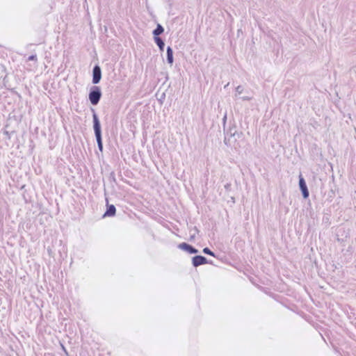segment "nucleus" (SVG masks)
Masks as SVG:
<instances>
[{"label": "nucleus", "instance_id": "f257e3e1", "mask_svg": "<svg viewBox=\"0 0 356 356\" xmlns=\"http://www.w3.org/2000/svg\"><path fill=\"white\" fill-rule=\"evenodd\" d=\"M102 97V92L99 86H92V87H90L88 93V99L92 105H97Z\"/></svg>", "mask_w": 356, "mask_h": 356}, {"label": "nucleus", "instance_id": "f03ea898", "mask_svg": "<svg viewBox=\"0 0 356 356\" xmlns=\"http://www.w3.org/2000/svg\"><path fill=\"white\" fill-rule=\"evenodd\" d=\"M92 113V127L95 137L102 136V126L98 115L97 114L95 108H90Z\"/></svg>", "mask_w": 356, "mask_h": 356}, {"label": "nucleus", "instance_id": "7ed1b4c3", "mask_svg": "<svg viewBox=\"0 0 356 356\" xmlns=\"http://www.w3.org/2000/svg\"><path fill=\"white\" fill-rule=\"evenodd\" d=\"M298 178H299L298 184H299L300 190L302 193V195L304 199H307L309 196V192L306 181H305L304 177H302V174L299 175Z\"/></svg>", "mask_w": 356, "mask_h": 356}, {"label": "nucleus", "instance_id": "20e7f679", "mask_svg": "<svg viewBox=\"0 0 356 356\" xmlns=\"http://www.w3.org/2000/svg\"><path fill=\"white\" fill-rule=\"evenodd\" d=\"M212 264V261H209L205 257L202 255H195L192 257V264L194 267H197L204 264Z\"/></svg>", "mask_w": 356, "mask_h": 356}, {"label": "nucleus", "instance_id": "39448f33", "mask_svg": "<svg viewBox=\"0 0 356 356\" xmlns=\"http://www.w3.org/2000/svg\"><path fill=\"white\" fill-rule=\"evenodd\" d=\"M102 79V69L99 65H95L92 69V83L95 85L99 83Z\"/></svg>", "mask_w": 356, "mask_h": 356}, {"label": "nucleus", "instance_id": "423d86ee", "mask_svg": "<svg viewBox=\"0 0 356 356\" xmlns=\"http://www.w3.org/2000/svg\"><path fill=\"white\" fill-rule=\"evenodd\" d=\"M225 135H227L229 136V138H234V141H236V138H239L240 136L242 134V133H238L236 130V126L235 124H233L229 126L228 129H225L224 130Z\"/></svg>", "mask_w": 356, "mask_h": 356}, {"label": "nucleus", "instance_id": "0eeeda50", "mask_svg": "<svg viewBox=\"0 0 356 356\" xmlns=\"http://www.w3.org/2000/svg\"><path fill=\"white\" fill-rule=\"evenodd\" d=\"M178 248L181 250H184L188 254H197L198 252V250L193 247L192 245H190L186 242H183L178 245Z\"/></svg>", "mask_w": 356, "mask_h": 356}, {"label": "nucleus", "instance_id": "6e6552de", "mask_svg": "<svg viewBox=\"0 0 356 356\" xmlns=\"http://www.w3.org/2000/svg\"><path fill=\"white\" fill-rule=\"evenodd\" d=\"M106 209L104 213L103 214V217H113L115 215L116 208L113 204H108V200L106 198Z\"/></svg>", "mask_w": 356, "mask_h": 356}, {"label": "nucleus", "instance_id": "1a4fd4ad", "mask_svg": "<svg viewBox=\"0 0 356 356\" xmlns=\"http://www.w3.org/2000/svg\"><path fill=\"white\" fill-rule=\"evenodd\" d=\"M166 59L167 63L172 65L174 63L173 49L170 46L166 48Z\"/></svg>", "mask_w": 356, "mask_h": 356}, {"label": "nucleus", "instance_id": "9d476101", "mask_svg": "<svg viewBox=\"0 0 356 356\" xmlns=\"http://www.w3.org/2000/svg\"><path fill=\"white\" fill-rule=\"evenodd\" d=\"M164 32V28L160 24H157L156 27L153 30L152 35L154 37H159Z\"/></svg>", "mask_w": 356, "mask_h": 356}, {"label": "nucleus", "instance_id": "9b49d317", "mask_svg": "<svg viewBox=\"0 0 356 356\" xmlns=\"http://www.w3.org/2000/svg\"><path fill=\"white\" fill-rule=\"evenodd\" d=\"M154 41L161 51H163L165 47L164 40L161 37H154Z\"/></svg>", "mask_w": 356, "mask_h": 356}, {"label": "nucleus", "instance_id": "f8f14e48", "mask_svg": "<svg viewBox=\"0 0 356 356\" xmlns=\"http://www.w3.org/2000/svg\"><path fill=\"white\" fill-rule=\"evenodd\" d=\"M98 149L102 152L104 149L102 136L95 137Z\"/></svg>", "mask_w": 356, "mask_h": 356}, {"label": "nucleus", "instance_id": "ddd939ff", "mask_svg": "<svg viewBox=\"0 0 356 356\" xmlns=\"http://www.w3.org/2000/svg\"><path fill=\"white\" fill-rule=\"evenodd\" d=\"M202 252L204 254H208V255H210L211 257H216V254H215L214 252L211 251L209 248L206 247L204 248H203L202 250Z\"/></svg>", "mask_w": 356, "mask_h": 356}, {"label": "nucleus", "instance_id": "4468645a", "mask_svg": "<svg viewBox=\"0 0 356 356\" xmlns=\"http://www.w3.org/2000/svg\"><path fill=\"white\" fill-rule=\"evenodd\" d=\"M233 138H229V136L227 135H225V138H224V143L227 146V147H230L232 146V139ZM233 142H234L233 140Z\"/></svg>", "mask_w": 356, "mask_h": 356}, {"label": "nucleus", "instance_id": "2eb2a0df", "mask_svg": "<svg viewBox=\"0 0 356 356\" xmlns=\"http://www.w3.org/2000/svg\"><path fill=\"white\" fill-rule=\"evenodd\" d=\"M27 60L29 61H37V55L36 54H32V55H30L28 58H27Z\"/></svg>", "mask_w": 356, "mask_h": 356}, {"label": "nucleus", "instance_id": "dca6fc26", "mask_svg": "<svg viewBox=\"0 0 356 356\" xmlns=\"http://www.w3.org/2000/svg\"><path fill=\"white\" fill-rule=\"evenodd\" d=\"M243 87L242 86H238L236 88V92L238 95H240L243 92Z\"/></svg>", "mask_w": 356, "mask_h": 356}, {"label": "nucleus", "instance_id": "f3484780", "mask_svg": "<svg viewBox=\"0 0 356 356\" xmlns=\"http://www.w3.org/2000/svg\"><path fill=\"white\" fill-rule=\"evenodd\" d=\"M227 113H225L223 118H222V126H223V130H225L226 127V122H227Z\"/></svg>", "mask_w": 356, "mask_h": 356}, {"label": "nucleus", "instance_id": "a211bd4d", "mask_svg": "<svg viewBox=\"0 0 356 356\" xmlns=\"http://www.w3.org/2000/svg\"><path fill=\"white\" fill-rule=\"evenodd\" d=\"M241 99L243 101H250V99H252V97L243 96V97H241Z\"/></svg>", "mask_w": 356, "mask_h": 356}, {"label": "nucleus", "instance_id": "6ab92c4d", "mask_svg": "<svg viewBox=\"0 0 356 356\" xmlns=\"http://www.w3.org/2000/svg\"><path fill=\"white\" fill-rule=\"evenodd\" d=\"M225 188L226 191H229L230 188H231V184L229 183H227L225 185Z\"/></svg>", "mask_w": 356, "mask_h": 356}, {"label": "nucleus", "instance_id": "aec40b11", "mask_svg": "<svg viewBox=\"0 0 356 356\" xmlns=\"http://www.w3.org/2000/svg\"><path fill=\"white\" fill-rule=\"evenodd\" d=\"M61 347H62V349H63V350L64 351L65 354L67 356H68V353H67V350H66L65 347L63 344H61Z\"/></svg>", "mask_w": 356, "mask_h": 356}, {"label": "nucleus", "instance_id": "412c9836", "mask_svg": "<svg viewBox=\"0 0 356 356\" xmlns=\"http://www.w3.org/2000/svg\"><path fill=\"white\" fill-rule=\"evenodd\" d=\"M165 93H163L161 96V98L159 100L162 103V101L163 99H165Z\"/></svg>", "mask_w": 356, "mask_h": 356}, {"label": "nucleus", "instance_id": "4be33fe9", "mask_svg": "<svg viewBox=\"0 0 356 356\" xmlns=\"http://www.w3.org/2000/svg\"><path fill=\"white\" fill-rule=\"evenodd\" d=\"M3 134L6 135L7 136L8 138H10V134L8 131H3Z\"/></svg>", "mask_w": 356, "mask_h": 356}, {"label": "nucleus", "instance_id": "5701e85b", "mask_svg": "<svg viewBox=\"0 0 356 356\" xmlns=\"http://www.w3.org/2000/svg\"><path fill=\"white\" fill-rule=\"evenodd\" d=\"M194 230H195V233H198L199 232V230H198V229L196 227H194Z\"/></svg>", "mask_w": 356, "mask_h": 356}, {"label": "nucleus", "instance_id": "b1692460", "mask_svg": "<svg viewBox=\"0 0 356 356\" xmlns=\"http://www.w3.org/2000/svg\"><path fill=\"white\" fill-rule=\"evenodd\" d=\"M191 238H194V237H195V234H193V235H191Z\"/></svg>", "mask_w": 356, "mask_h": 356}, {"label": "nucleus", "instance_id": "393cba45", "mask_svg": "<svg viewBox=\"0 0 356 356\" xmlns=\"http://www.w3.org/2000/svg\"><path fill=\"white\" fill-rule=\"evenodd\" d=\"M165 1L169 2V0H165Z\"/></svg>", "mask_w": 356, "mask_h": 356}]
</instances>
